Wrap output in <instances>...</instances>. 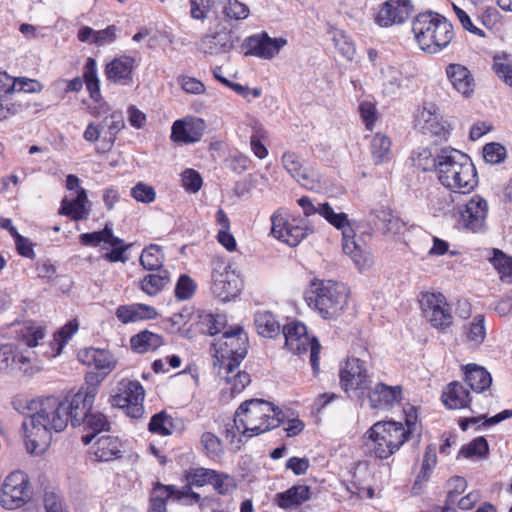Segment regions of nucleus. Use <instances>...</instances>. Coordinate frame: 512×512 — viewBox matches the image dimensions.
<instances>
[{
  "label": "nucleus",
  "instance_id": "nucleus-62",
  "mask_svg": "<svg viewBox=\"0 0 512 512\" xmlns=\"http://www.w3.org/2000/svg\"><path fill=\"white\" fill-rule=\"evenodd\" d=\"M483 157L487 163L498 164L506 157V149L499 143H488L483 148Z\"/></svg>",
  "mask_w": 512,
  "mask_h": 512
},
{
  "label": "nucleus",
  "instance_id": "nucleus-20",
  "mask_svg": "<svg viewBox=\"0 0 512 512\" xmlns=\"http://www.w3.org/2000/svg\"><path fill=\"white\" fill-rule=\"evenodd\" d=\"M337 229L342 232L343 252L351 258L354 265L359 270L369 268L373 263L371 253L366 245L359 244V242L355 240V231L352 227V223L348 220V216H346L343 227Z\"/></svg>",
  "mask_w": 512,
  "mask_h": 512
},
{
  "label": "nucleus",
  "instance_id": "nucleus-40",
  "mask_svg": "<svg viewBox=\"0 0 512 512\" xmlns=\"http://www.w3.org/2000/svg\"><path fill=\"white\" fill-rule=\"evenodd\" d=\"M170 282V273L167 270H159L157 273H149L140 281V289L149 296L159 294Z\"/></svg>",
  "mask_w": 512,
  "mask_h": 512
},
{
  "label": "nucleus",
  "instance_id": "nucleus-25",
  "mask_svg": "<svg viewBox=\"0 0 512 512\" xmlns=\"http://www.w3.org/2000/svg\"><path fill=\"white\" fill-rule=\"evenodd\" d=\"M80 362L87 366H93L103 376L110 374L117 365V359L106 349L89 347L81 350L78 354Z\"/></svg>",
  "mask_w": 512,
  "mask_h": 512
},
{
  "label": "nucleus",
  "instance_id": "nucleus-5",
  "mask_svg": "<svg viewBox=\"0 0 512 512\" xmlns=\"http://www.w3.org/2000/svg\"><path fill=\"white\" fill-rule=\"evenodd\" d=\"M305 300L323 319L334 320L347 306L348 290L342 283L316 279L311 282Z\"/></svg>",
  "mask_w": 512,
  "mask_h": 512
},
{
  "label": "nucleus",
  "instance_id": "nucleus-38",
  "mask_svg": "<svg viewBox=\"0 0 512 512\" xmlns=\"http://www.w3.org/2000/svg\"><path fill=\"white\" fill-rule=\"evenodd\" d=\"M163 344L164 339L161 335L148 330L141 331L130 339L132 350L141 354L155 351Z\"/></svg>",
  "mask_w": 512,
  "mask_h": 512
},
{
  "label": "nucleus",
  "instance_id": "nucleus-56",
  "mask_svg": "<svg viewBox=\"0 0 512 512\" xmlns=\"http://www.w3.org/2000/svg\"><path fill=\"white\" fill-rule=\"evenodd\" d=\"M489 448L485 438L478 437L469 444L463 446L459 452V456L464 458H480L488 454Z\"/></svg>",
  "mask_w": 512,
  "mask_h": 512
},
{
  "label": "nucleus",
  "instance_id": "nucleus-13",
  "mask_svg": "<svg viewBox=\"0 0 512 512\" xmlns=\"http://www.w3.org/2000/svg\"><path fill=\"white\" fill-rule=\"evenodd\" d=\"M145 391L140 382L136 380H120L113 394L111 395V404L124 409L132 418H138L143 414V401Z\"/></svg>",
  "mask_w": 512,
  "mask_h": 512
},
{
  "label": "nucleus",
  "instance_id": "nucleus-12",
  "mask_svg": "<svg viewBox=\"0 0 512 512\" xmlns=\"http://www.w3.org/2000/svg\"><path fill=\"white\" fill-rule=\"evenodd\" d=\"M31 484L28 475L20 470L6 476L0 490V504L8 510L18 509L31 499Z\"/></svg>",
  "mask_w": 512,
  "mask_h": 512
},
{
  "label": "nucleus",
  "instance_id": "nucleus-49",
  "mask_svg": "<svg viewBox=\"0 0 512 512\" xmlns=\"http://www.w3.org/2000/svg\"><path fill=\"white\" fill-rule=\"evenodd\" d=\"M172 486L157 483L150 496V506L148 512H167L166 500L173 498Z\"/></svg>",
  "mask_w": 512,
  "mask_h": 512
},
{
  "label": "nucleus",
  "instance_id": "nucleus-61",
  "mask_svg": "<svg viewBox=\"0 0 512 512\" xmlns=\"http://www.w3.org/2000/svg\"><path fill=\"white\" fill-rule=\"evenodd\" d=\"M492 70L498 78L512 87V65L506 61L505 57L495 56L493 58Z\"/></svg>",
  "mask_w": 512,
  "mask_h": 512
},
{
  "label": "nucleus",
  "instance_id": "nucleus-41",
  "mask_svg": "<svg viewBox=\"0 0 512 512\" xmlns=\"http://www.w3.org/2000/svg\"><path fill=\"white\" fill-rule=\"evenodd\" d=\"M254 324L259 335L272 338L280 333L281 326L269 311H259L254 316Z\"/></svg>",
  "mask_w": 512,
  "mask_h": 512
},
{
  "label": "nucleus",
  "instance_id": "nucleus-58",
  "mask_svg": "<svg viewBox=\"0 0 512 512\" xmlns=\"http://www.w3.org/2000/svg\"><path fill=\"white\" fill-rule=\"evenodd\" d=\"M197 288L195 281L188 275H181L176 283L175 296L178 300L184 301L190 299Z\"/></svg>",
  "mask_w": 512,
  "mask_h": 512
},
{
  "label": "nucleus",
  "instance_id": "nucleus-46",
  "mask_svg": "<svg viewBox=\"0 0 512 512\" xmlns=\"http://www.w3.org/2000/svg\"><path fill=\"white\" fill-rule=\"evenodd\" d=\"M391 140L384 134L377 133L371 141V155L375 164H381L391 159Z\"/></svg>",
  "mask_w": 512,
  "mask_h": 512
},
{
  "label": "nucleus",
  "instance_id": "nucleus-42",
  "mask_svg": "<svg viewBox=\"0 0 512 512\" xmlns=\"http://www.w3.org/2000/svg\"><path fill=\"white\" fill-rule=\"evenodd\" d=\"M80 243L84 246L96 247L100 243H106L110 246H117L123 243V241L114 236L112 229L105 226L103 230L95 231L91 233H83L79 237Z\"/></svg>",
  "mask_w": 512,
  "mask_h": 512
},
{
  "label": "nucleus",
  "instance_id": "nucleus-30",
  "mask_svg": "<svg viewBox=\"0 0 512 512\" xmlns=\"http://www.w3.org/2000/svg\"><path fill=\"white\" fill-rule=\"evenodd\" d=\"M135 68V59L122 55L106 64L105 75L115 84L127 85L132 81V73Z\"/></svg>",
  "mask_w": 512,
  "mask_h": 512
},
{
  "label": "nucleus",
  "instance_id": "nucleus-36",
  "mask_svg": "<svg viewBox=\"0 0 512 512\" xmlns=\"http://www.w3.org/2000/svg\"><path fill=\"white\" fill-rule=\"evenodd\" d=\"M42 89L43 85L36 79L12 78L7 73H0V92L10 94L13 92L38 93Z\"/></svg>",
  "mask_w": 512,
  "mask_h": 512
},
{
  "label": "nucleus",
  "instance_id": "nucleus-7",
  "mask_svg": "<svg viewBox=\"0 0 512 512\" xmlns=\"http://www.w3.org/2000/svg\"><path fill=\"white\" fill-rule=\"evenodd\" d=\"M285 347L294 354L310 352V364L314 374H318L319 354L321 346L316 337L308 334L305 324L299 321H292L283 327Z\"/></svg>",
  "mask_w": 512,
  "mask_h": 512
},
{
  "label": "nucleus",
  "instance_id": "nucleus-32",
  "mask_svg": "<svg viewBox=\"0 0 512 512\" xmlns=\"http://www.w3.org/2000/svg\"><path fill=\"white\" fill-rule=\"evenodd\" d=\"M91 211V203L85 189H78L73 199L65 197L61 201L59 213L70 217L74 221L85 220Z\"/></svg>",
  "mask_w": 512,
  "mask_h": 512
},
{
  "label": "nucleus",
  "instance_id": "nucleus-17",
  "mask_svg": "<svg viewBox=\"0 0 512 512\" xmlns=\"http://www.w3.org/2000/svg\"><path fill=\"white\" fill-rule=\"evenodd\" d=\"M34 362L32 353L21 352L12 343L0 345V372L19 370L26 375H32L39 370Z\"/></svg>",
  "mask_w": 512,
  "mask_h": 512
},
{
  "label": "nucleus",
  "instance_id": "nucleus-15",
  "mask_svg": "<svg viewBox=\"0 0 512 512\" xmlns=\"http://www.w3.org/2000/svg\"><path fill=\"white\" fill-rule=\"evenodd\" d=\"M281 162L291 177L304 188L312 191L321 188L319 173L308 165L300 155L287 151L282 155Z\"/></svg>",
  "mask_w": 512,
  "mask_h": 512
},
{
  "label": "nucleus",
  "instance_id": "nucleus-1",
  "mask_svg": "<svg viewBox=\"0 0 512 512\" xmlns=\"http://www.w3.org/2000/svg\"><path fill=\"white\" fill-rule=\"evenodd\" d=\"M11 405L18 413L27 415L21 428L26 451L31 455L44 454L53 434L64 431L68 425L61 399L57 397L17 394L12 398Z\"/></svg>",
  "mask_w": 512,
  "mask_h": 512
},
{
  "label": "nucleus",
  "instance_id": "nucleus-48",
  "mask_svg": "<svg viewBox=\"0 0 512 512\" xmlns=\"http://www.w3.org/2000/svg\"><path fill=\"white\" fill-rule=\"evenodd\" d=\"M84 82L94 101H99L101 98L100 81L97 75V64L95 59L88 58L84 67Z\"/></svg>",
  "mask_w": 512,
  "mask_h": 512
},
{
  "label": "nucleus",
  "instance_id": "nucleus-45",
  "mask_svg": "<svg viewBox=\"0 0 512 512\" xmlns=\"http://www.w3.org/2000/svg\"><path fill=\"white\" fill-rule=\"evenodd\" d=\"M82 424L93 432L82 436V442L85 445L90 444L97 433L108 431L110 428L107 417L100 412L91 411Z\"/></svg>",
  "mask_w": 512,
  "mask_h": 512
},
{
  "label": "nucleus",
  "instance_id": "nucleus-26",
  "mask_svg": "<svg viewBox=\"0 0 512 512\" xmlns=\"http://www.w3.org/2000/svg\"><path fill=\"white\" fill-rule=\"evenodd\" d=\"M445 74L452 87L464 97L468 98L474 93L475 79L465 65L450 63L445 68Z\"/></svg>",
  "mask_w": 512,
  "mask_h": 512
},
{
  "label": "nucleus",
  "instance_id": "nucleus-37",
  "mask_svg": "<svg viewBox=\"0 0 512 512\" xmlns=\"http://www.w3.org/2000/svg\"><path fill=\"white\" fill-rule=\"evenodd\" d=\"M442 401L449 409H461L467 407L471 399L463 385L459 382H452L443 391Z\"/></svg>",
  "mask_w": 512,
  "mask_h": 512
},
{
  "label": "nucleus",
  "instance_id": "nucleus-31",
  "mask_svg": "<svg viewBox=\"0 0 512 512\" xmlns=\"http://www.w3.org/2000/svg\"><path fill=\"white\" fill-rule=\"evenodd\" d=\"M402 386H389L382 382L377 383L368 393L372 408H387L399 403L402 399Z\"/></svg>",
  "mask_w": 512,
  "mask_h": 512
},
{
  "label": "nucleus",
  "instance_id": "nucleus-16",
  "mask_svg": "<svg viewBox=\"0 0 512 512\" xmlns=\"http://www.w3.org/2000/svg\"><path fill=\"white\" fill-rule=\"evenodd\" d=\"M95 400V388L79 389L71 396L61 399V406L64 408L67 423L72 426H80L91 412Z\"/></svg>",
  "mask_w": 512,
  "mask_h": 512
},
{
  "label": "nucleus",
  "instance_id": "nucleus-54",
  "mask_svg": "<svg viewBox=\"0 0 512 512\" xmlns=\"http://www.w3.org/2000/svg\"><path fill=\"white\" fill-rule=\"evenodd\" d=\"M78 331V322L76 320H71L67 324H65L61 329H59L54 334L52 345L56 349L55 355H59L63 349V347L67 344V342L71 339V337Z\"/></svg>",
  "mask_w": 512,
  "mask_h": 512
},
{
  "label": "nucleus",
  "instance_id": "nucleus-60",
  "mask_svg": "<svg viewBox=\"0 0 512 512\" xmlns=\"http://www.w3.org/2000/svg\"><path fill=\"white\" fill-rule=\"evenodd\" d=\"M383 85L388 93H394L402 83L401 72L391 66H387L381 70Z\"/></svg>",
  "mask_w": 512,
  "mask_h": 512
},
{
  "label": "nucleus",
  "instance_id": "nucleus-21",
  "mask_svg": "<svg viewBox=\"0 0 512 512\" xmlns=\"http://www.w3.org/2000/svg\"><path fill=\"white\" fill-rule=\"evenodd\" d=\"M206 127V122L202 118L186 116L172 124L170 138L175 143H196L204 135Z\"/></svg>",
  "mask_w": 512,
  "mask_h": 512
},
{
  "label": "nucleus",
  "instance_id": "nucleus-50",
  "mask_svg": "<svg viewBox=\"0 0 512 512\" xmlns=\"http://www.w3.org/2000/svg\"><path fill=\"white\" fill-rule=\"evenodd\" d=\"M412 159L416 168L424 172L435 171L436 174L438 173L440 152L434 156L429 149L422 148L415 152Z\"/></svg>",
  "mask_w": 512,
  "mask_h": 512
},
{
  "label": "nucleus",
  "instance_id": "nucleus-18",
  "mask_svg": "<svg viewBox=\"0 0 512 512\" xmlns=\"http://www.w3.org/2000/svg\"><path fill=\"white\" fill-rule=\"evenodd\" d=\"M271 234L279 241L291 246H297L307 235L306 228L289 220L284 211L277 210L271 216Z\"/></svg>",
  "mask_w": 512,
  "mask_h": 512
},
{
  "label": "nucleus",
  "instance_id": "nucleus-35",
  "mask_svg": "<svg viewBox=\"0 0 512 512\" xmlns=\"http://www.w3.org/2000/svg\"><path fill=\"white\" fill-rule=\"evenodd\" d=\"M240 363L219 364L218 375L228 385L232 393H240L251 381L250 375L239 370Z\"/></svg>",
  "mask_w": 512,
  "mask_h": 512
},
{
  "label": "nucleus",
  "instance_id": "nucleus-29",
  "mask_svg": "<svg viewBox=\"0 0 512 512\" xmlns=\"http://www.w3.org/2000/svg\"><path fill=\"white\" fill-rule=\"evenodd\" d=\"M297 202L305 216H311L317 213L335 228H342L343 224H345L347 214L344 212H335L327 202L319 203L316 206L307 196L301 197Z\"/></svg>",
  "mask_w": 512,
  "mask_h": 512
},
{
  "label": "nucleus",
  "instance_id": "nucleus-10",
  "mask_svg": "<svg viewBox=\"0 0 512 512\" xmlns=\"http://www.w3.org/2000/svg\"><path fill=\"white\" fill-rule=\"evenodd\" d=\"M340 385L347 393L363 395L372 383V375L365 358L348 357L339 369Z\"/></svg>",
  "mask_w": 512,
  "mask_h": 512
},
{
  "label": "nucleus",
  "instance_id": "nucleus-59",
  "mask_svg": "<svg viewBox=\"0 0 512 512\" xmlns=\"http://www.w3.org/2000/svg\"><path fill=\"white\" fill-rule=\"evenodd\" d=\"M21 335L26 346L32 348L39 345V342L44 339L46 333L42 326L29 324L21 330Z\"/></svg>",
  "mask_w": 512,
  "mask_h": 512
},
{
  "label": "nucleus",
  "instance_id": "nucleus-9",
  "mask_svg": "<svg viewBox=\"0 0 512 512\" xmlns=\"http://www.w3.org/2000/svg\"><path fill=\"white\" fill-rule=\"evenodd\" d=\"M242 279L232 267L221 259L213 260L210 291L222 302L237 297L242 290Z\"/></svg>",
  "mask_w": 512,
  "mask_h": 512
},
{
  "label": "nucleus",
  "instance_id": "nucleus-53",
  "mask_svg": "<svg viewBox=\"0 0 512 512\" xmlns=\"http://www.w3.org/2000/svg\"><path fill=\"white\" fill-rule=\"evenodd\" d=\"M484 321L485 318L483 315H477L467 326L464 327L466 338L473 345H479L485 339L486 328Z\"/></svg>",
  "mask_w": 512,
  "mask_h": 512
},
{
  "label": "nucleus",
  "instance_id": "nucleus-27",
  "mask_svg": "<svg viewBox=\"0 0 512 512\" xmlns=\"http://www.w3.org/2000/svg\"><path fill=\"white\" fill-rule=\"evenodd\" d=\"M123 455V443L115 436L99 437L90 448V457L97 462H110Z\"/></svg>",
  "mask_w": 512,
  "mask_h": 512
},
{
  "label": "nucleus",
  "instance_id": "nucleus-8",
  "mask_svg": "<svg viewBox=\"0 0 512 512\" xmlns=\"http://www.w3.org/2000/svg\"><path fill=\"white\" fill-rule=\"evenodd\" d=\"M248 337L239 325L229 326L221 336L215 338L213 347L215 351V363L225 364L229 362L241 363L247 354Z\"/></svg>",
  "mask_w": 512,
  "mask_h": 512
},
{
  "label": "nucleus",
  "instance_id": "nucleus-43",
  "mask_svg": "<svg viewBox=\"0 0 512 512\" xmlns=\"http://www.w3.org/2000/svg\"><path fill=\"white\" fill-rule=\"evenodd\" d=\"M428 207L434 216L445 215L452 209L453 200L449 193L434 189L427 196Z\"/></svg>",
  "mask_w": 512,
  "mask_h": 512
},
{
  "label": "nucleus",
  "instance_id": "nucleus-51",
  "mask_svg": "<svg viewBox=\"0 0 512 512\" xmlns=\"http://www.w3.org/2000/svg\"><path fill=\"white\" fill-rule=\"evenodd\" d=\"M148 426L150 432L161 436L171 435L176 429L172 416L165 411L153 415Z\"/></svg>",
  "mask_w": 512,
  "mask_h": 512
},
{
  "label": "nucleus",
  "instance_id": "nucleus-64",
  "mask_svg": "<svg viewBox=\"0 0 512 512\" xmlns=\"http://www.w3.org/2000/svg\"><path fill=\"white\" fill-rule=\"evenodd\" d=\"M131 196L138 202L151 203L156 198V192L151 185L139 182L131 189Z\"/></svg>",
  "mask_w": 512,
  "mask_h": 512
},
{
  "label": "nucleus",
  "instance_id": "nucleus-3",
  "mask_svg": "<svg viewBox=\"0 0 512 512\" xmlns=\"http://www.w3.org/2000/svg\"><path fill=\"white\" fill-rule=\"evenodd\" d=\"M412 32L419 48L429 54L443 51L454 38V28L443 15L427 11L419 13L412 21Z\"/></svg>",
  "mask_w": 512,
  "mask_h": 512
},
{
  "label": "nucleus",
  "instance_id": "nucleus-39",
  "mask_svg": "<svg viewBox=\"0 0 512 512\" xmlns=\"http://www.w3.org/2000/svg\"><path fill=\"white\" fill-rule=\"evenodd\" d=\"M466 384L475 392H482L490 387L492 378L490 374L480 366L469 364L465 368Z\"/></svg>",
  "mask_w": 512,
  "mask_h": 512
},
{
  "label": "nucleus",
  "instance_id": "nucleus-4",
  "mask_svg": "<svg viewBox=\"0 0 512 512\" xmlns=\"http://www.w3.org/2000/svg\"><path fill=\"white\" fill-rule=\"evenodd\" d=\"M281 414L282 412L268 401L250 399L236 410L234 424L238 432L252 437L277 428L282 421Z\"/></svg>",
  "mask_w": 512,
  "mask_h": 512
},
{
  "label": "nucleus",
  "instance_id": "nucleus-57",
  "mask_svg": "<svg viewBox=\"0 0 512 512\" xmlns=\"http://www.w3.org/2000/svg\"><path fill=\"white\" fill-rule=\"evenodd\" d=\"M249 8L238 0H227L222 7V13L230 20H243L249 15Z\"/></svg>",
  "mask_w": 512,
  "mask_h": 512
},
{
  "label": "nucleus",
  "instance_id": "nucleus-63",
  "mask_svg": "<svg viewBox=\"0 0 512 512\" xmlns=\"http://www.w3.org/2000/svg\"><path fill=\"white\" fill-rule=\"evenodd\" d=\"M182 186L191 193L198 192L202 187V177L194 169H186L181 174Z\"/></svg>",
  "mask_w": 512,
  "mask_h": 512
},
{
  "label": "nucleus",
  "instance_id": "nucleus-28",
  "mask_svg": "<svg viewBox=\"0 0 512 512\" xmlns=\"http://www.w3.org/2000/svg\"><path fill=\"white\" fill-rule=\"evenodd\" d=\"M234 47L233 35L230 30L222 29L202 37L199 49L205 55H220L228 53Z\"/></svg>",
  "mask_w": 512,
  "mask_h": 512
},
{
  "label": "nucleus",
  "instance_id": "nucleus-22",
  "mask_svg": "<svg viewBox=\"0 0 512 512\" xmlns=\"http://www.w3.org/2000/svg\"><path fill=\"white\" fill-rule=\"evenodd\" d=\"M487 213V201L474 195L460 208V224L467 230L479 232L484 228Z\"/></svg>",
  "mask_w": 512,
  "mask_h": 512
},
{
  "label": "nucleus",
  "instance_id": "nucleus-11",
  "mask_svg": "<svg viewBox=\"0 0 512 512\" xmlns=\"http://www.w3.org/2000/svg\"><path fill=\"white\" fill-rule=\"evenodd\" d=\"M125 128V121L122 112H113L105 116L97 123L91 121L83 132V138L89 143L101 142L103 151H110L114 146L117 136Z\"/></svg>",
  "mask_w": 512,
  "mask_h": 512
},
{
  "label": "nucleus",
  "instance_id": "nucleus-55",
  "mask_svg": "<svg viewBox=\"0 0 512 512\" xmlns=\"http://www.w3.org/2000/svg\"><path fill=\"white\" fill-rule=\"evenodd\" d=\"M200 443L206 455L211 459L219 458L224 452L222 441L214 433L204 432L201 435Z\"/></svg>",
  "mask_w": 512,
  "mask_h": 512
},
{
  "label": "nucleus",
  "instance_id": "nucleus-23",
  "mask_svg": "<svg viewBox=\"0 0 512 512\" xmlns=\"http://www.w3.org/2000/svg\"><path fill=\"white\" fill-rule=\"evenodd\" d=\"M286 44L285 38H271L266 33L253 35L247 39L248 52L263 59L273 58Z\"/></svg>",
  "mask_w": 512,
  "mask_h": 512
},
{
  "label": "nucleus",
  "instance_id": "nucleus-47",
  "mask_svg": "<svg viewBox=\"0 0 512 512\" xmlns=\"http://www.w3.org/2000/svg\"><path fill=\"white\" fill-rule=\"evenodd\" d=\"M164 263V253L159 245L151 244L146 247L140 256V264L144 269L150 271L162 270Z\"/></svg>",
  "mask_w": 512,
  "mask_h": 512
},
{
  "label": "nucleus",
  "instance_id": "nucleus-24",
  "mask_svg": "<svg viewBox=\"0 0 512 512\" xmlns=\"http://www.w3.org/2000/svg\"><path fill=\"white\" fill-rule=\"evenodd\" d=\"M415 122L424 134L445 137L448 133L438 108L433 103H427L422 107L416 115Z\"/></svg>",
  "mask_w": 512,
  "mask_h": 512
},
{
  "label": "nucleus",
  "instance_id": "nucleus-34",
  "mask_svg": "<svg viewBox=\"0 0 512 512\" xmlns=\"http://www.w3.org/2000/svg\"><path fill=\"white\" fill-rule=\"evenodd\" d=\"M310 488L304 484L293 485L275 494L273 503L283 510L296 509L310 499Z\"/></svg>",
  "mask_w": 512,
  "mask_h": 512
},
{
  "label": "nucleus",
  "instance_id": "nucleus-33",
  "mask_svg": "<svg viewBox=\"0 0 512 512\" xmlns=\"http://www.w3.org/2000/svg\"><path fill=\"white\" fill-rule=\"evenodd\" d=\"M159 316L156 308L143 303L120 305L116 309V317L124 324L153 320Z\"/></svg>",
  "mask_w": 512,
  "mask_h": 512
},
{
  "label": "nucleus",
  "instance_id": "nucleus-52",
  "mask_svg": "<svg viewBox=\"0 0 512 512\" xmlns=\"http://www.w3.org/2000/svg\"><path fill=\"white\" fill-rule=\"evenodd\" d=\"M490 261L497 270L500 279L512 284V257L496 249Z\"/></svg>",
  "mask_w": 512,
  "mask_h": 512
},
{
  "label": "nucleus",
  "instance_id": "nucleus-2",
  "mask_svg": "<svg viewBox=\"0 0 512 512\" xmlns=\"http://www.w3.org/2000/svg\"><path fill=\"white\" fill-rule=\"evenodd\" d=\"M439 182L450 191L467 194L478 183L476 169L470 157L453 148L440 150Z\"/></svg>",
  "mask_w": 512,
  "mask_h": 512
},
{
  "label": "nucleus",
  "instance_id": "nucleus-44",
  "mask_svg": "<svg viewBox=\"0 0 512 512\" xmlns=\"http://www.w3.org/2000/svg\"><path fill=\"white\" fill-rule=\"evenodd\" d=\"M214 477H217V471L203 467H191L183 472L186 485L195 487L210 484Z\"/></svg>",
  "mask_w": 512,
  "mask_h": 512
},
{
  "label": "nucleus",
  "instance_id": "nucleus-14",
  "mask_svg": "<svg viewBox=\"0 0 512 512\" xmlns=\"http://www.w3.org/2000/svg\"><path fill=\"white\" fill-rule=\"evenodd\" d=\"M419 303L425 319L434 328L443 331L452 325L453 316L451 309L442 293H422Z\"/></svg>",
  "mask_w": 512,
  "mask_h": 512
},
{
  "label": "nucleus",
  "instance_id": "nucleus-19",
  "mask_svg": "<svg viewBox=\"0 0 512 512\" xmlns=\"http://www.w3.org/2000/svg\"><path fill=\"white\" fill-rule=\"evenodd\" d=\"M414 6L411 0H386L375 13V23L383 28L405 23L411 16Z\"/></svg>",
  "mask_w": 512,
  "mask_h": 512
},
{
  "label": "nucleus",
  "instance_id": "nucleus-6",
  "mask_svg": "<svg viewBox=\"0 0 512 512\" xmlns=\"http://www.w3.org/2000/svg\"><path fill=\"white\" fill-rule=\"evenodd\" d=\"M366 434V446L378 459H388L409 439L404 424L396 421L377 422Z\"/></svg>",
  "mask_w": 512,
  "mask_h": 512
}]
</instances>
